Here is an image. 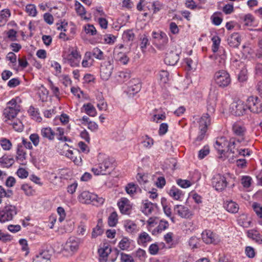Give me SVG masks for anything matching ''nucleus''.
Here are the masks:
<instances>
[{
    "instance_id": "1",
    "label": "nucleus",
    "mask_w": 262,
    "mask_h": 262,
    "mask_svg": "<svg viewBox=\"0 0 262 262\" xmlns=\"http://www.w3.org/2000/svg\"><path fill=\"white\" fill-rule=\"evenodd\" d=\"M98 164L91 170L96 176L110 174L115 168V160L105 154L98 156Z\"/></svg>"
},
{
    "instance_id": "2",
    "label": "nucleus",
    "mask_w": 262,
    "mask_h": 262,
    "mask_svg": "<svg viewBox=\"0 0 262 262\" xmlns=\"http://www.w3.org/2000/svg\"><path fill=\"white\" fill-rule=\"evenodd\" d=\"M100 262H106L107 260L108 255L112 253V256L114 255V257L111 258V261L114 262L118 255L119 254V250L115 248L113 250L112 249L111 246L107 243H104L98 250Z\"/></svg>"
},
{
    "instance_id": "3",
    "label": "nucleus",
    "mask_w": 262,
    "mask_h": 262,
    "mask_svg": "<svg viewBox=\"0 0 262 262\" xmlns=\"http://www.w3.org/2000/svg\"><path fill=\"white\" fill-rule=\"evenodd\" d=\"M19 100L18 97L13 98L7 103V107L3 111V115L8 120H11L16 117L20 110V106L17 101Z\"/></svg>"
},
{
    "instance_id": "4",
    "label": "nucleus",
    "mask_w": 262,
    "mask_h": 262,
    "mask_svg": "<svg viewBox=\"0 0 262 262\" xmlns=\"http://www.w3.org/2000/svg\"><path fill=\"white\" fill-rule=\"evenodd\" d=\"M79 201L83 204L92 203L94 205H102L104 201L102 198H99L96 194L84 191L79 196Z\"/></svg>"
},
{
    "instance_id": "5",
    "label": "nucleus",
    "mask_w": 262,
    "mask_h": 262,
    "mask_svg": "<svg viewBox=\"0 0 262 262\" xmlns=\"http://www.w3.org/2000/svg\"><path fill=\"white\" fill-rule=\"evenodd\" d=\"M214 80L215 83L221 88L227 87L231 82L229 73L224 70H219L215 73Z\"/></svg>"
},
{
    "instance_id": "6",
    "label": "nucleus",
    "mask_w": 262,
    "mask_h": 262,
    "mask_svg": "<svg viewBox=\"0 0 262 262\" xmlns=\"http://www.w3.org/2000/svg\"><path fill=\"white\" fill-rule=\"evenodd\" d=\"M80 240L76 237H70L63 246L62 253L67 255H72L79 248Z\"/></svg>"
},
{
    "instance_id": "7",
    "label": "nucleus",
    "mask_w": 262,
    "mask_h": 262,
    "mask_svg": "<svg viewBox=\"0 0 262 262\" xmlns=\"http://www.w3.org/2000/svg\"><path fill=\"white\" fill-rule=\"evenodd\" d=\"M17 212V209L15 206H6L0 209V222L3 223L12 220Z\"/></svg>"
},
{
    "instance_id": "8",
    "label": "nucleus",
    "mask_w": 262,
    "mask_h": 262,
    "mask_svg": "<svg viewBox=\"0 0 262 262\" xmlns=\"http://www.w3.org/2000/svg\"><path fill=\"white\" fill-rule=\"evenodd\" d=\"M199 133L195 140V142L201 141L205 137V134L207 130L208 126L211 124L210 119L209 118L208 114L205 116H202L200 118L199 121Z\"/></svg>"
},
{
    "instance_id": "9",
    "label": "nucleus",
    "mask_w": 262,
    "mask_h": 262,
    "mask_svg": "<svg viewBox=\"0 0 262 262\" xmlns=\"http://www.w3.org/2000/svg\"><path fill=\"white\" fill-rule=\"evenodd\" d=\"M227 184L226 177L220 173L214 174L211 179L212 187L218 191L224 190Z\"/></svg>"
},
{
    "instance_id": "10",
    "label": "nucleus",
    "mask_w": 262,
    "mask_h": 262,
    "mask_svg": "<svg viewBox=\"0 0 262 262\" xmlns=\"http://www.w3.org/2000/svg\"><path fill=\"white\" fill-rule=\"evenodd\" d=\"M247 107L253 113H259L262 111V103L257 97H249L247 100Z\"/></svg>"
},
{
    "instance_id": "11",
    "label": "nucleus",
    "mask_w": 262,
    "mask_h": 262,
    "mask_svg": "<svg viewBox=\"0 0 262 262\" xmlns=\"http://www.w3.org/2000/svg\"><path fill=\"white\" fill-rule=\"evenodd\" d=\"M247 110V104L241 100L233 102L230 106L231 113L236 116L243 115L246 113Z\"/></svg>"
},
{
    "instance_id": "12",
    "label": "nucleus",
    "mask_w": 262,
    "mask_h": 262,
    "mask_svg": "<svg viewBox=\"0 0 262 262\" xmlns=\"http://www.w3.org/2000/svg\"><path fill=\"white\" fill-rule=\"evenodd\" d=\"M114 69L113 61L108 60L103 63L100 68V76L104 80H107L111 77Z\"/></svg>"
},
{
    "instance_id": "13",
    "label": "nucleus",
    "mask_w": 262,
    "mask_h": 262,
    "mask_svg": "<svg viewBox=\"0 0 262 262\" xmlns=\"http://www.w3.org/2000/svg\"><path fill=\"white\" fill-rule=\"evenodd\" d=\"M152 36L157 45V47L160 49H163L168 42L167 35L162 31L159 32L154 31L152 33Z\"/></svg>"
},
{
    "instance_id": "14",
    "label": "nucleus",
    "mask_w": 262,
    "mask_h": 262,
    "mask_svg": "<svg viewBox=\"0 0 262 262\" xmlns=\"http://www.w3.org/2000/svg\"><path fill=\"white\" fill-rule=\"evenodd\" d=\"M228 142L229 140L225 137L222 136L217 138L214 146L220 155V157L225 155L226 148L228 149Z\"/></svg>"
},
{
    "instance_id": "15",
    "label": "nucleus",
    "mask_w": 262,
    "mask_h": 262,
    "mask_svg": "<svg viewBox=\"0 0 262 262\" xmlns=\"http://www.w3.org/2000/svg\"><path fill=\"white\" fill-rule=\"evenodd\" d=\"M203 241L207 244H216L219 242L217 235L212 231L206 230L202 233Z\"/></svg>"
},
{
    "instance_id": "16",
    "label": "nucleus",
    "mask_w": 262,
    "mask_h": 262,
    "mask_svg": "<svg viewBox=\"0 0 262 262\" xmlns=\"http://www.w3.org/2000/svg\"><path fill=\"white\" fill-rule=\"evenodd\" d=\"M244 141L233 137L230 138L227 152H230L235 156L240 149L239 147L241 142Z\"/></svg>"
},
{
    "instance_id": "17",
    "label": "nucleus",
    "mask_w": 262,
    "mask_h": 262,
    "mask_svg": "<svg viewBox=\"0 0 262 262\" xmlns=\"http://www.w3.org/2000/svg\"><path fill=\"white\" fill-rule=\"evenodd\" d=\"M232 131L235 136L239 137V139L245 140L247 129L244 125L240 122H235L232 125Z\"/></svg>"
},
{
    "instance_id": "18",
    "label": "nucleus",
    "mask_w": 262,
    "mask_h": 262,
    "mask_svg": "<svg viewBox=\"0 0 262 262\" xmlns=\"http://www.w3.org/2000/svg\"><path fill=\"white\" fill-rule=\"evenodd\" d=\"M141 85L139 79H132L128 83L127 91L130 95H134L141 90Z\"/></svg>"
},
{
    "instance_id": "19",
    "label": "nucleus",
    "mask_w": 262,
    "mask_h": 262,
    "mask_svg": "<svg viewBox=\"0 0 262 262\" xmlns=\"http://www.w3.org/2000/svg\"><path fill=\"white\" fill-rule=\"evenodd\" d=\"M179 54L173 51L167 53L164 59L165 63L169 66H174L179 60Z\"/></svg>"
},
{
    "instance_id": "20",
    "label": "nucleus",
    "mask_w": 262,
    "mask_h": 262,
    "mask_svg": "<svg viewBox=\"0 0 262 262\" xmlns=\"http://www.w3.org/2000/svg\"><path fill=\"white\" fill-rule=\"evenodd\" d=\"M129 203V201L126 198H122L121 200L118 202L117 204L118 207L122 214H129L131 206Z\"/></svg>"
},
{
    "instance_id": "21",
    "label": "nucleus",
    "mask_w": 262,
    "mask_h": 262,
    "mask_svg": "<svg viewBox=\"0 0 262 262\" xmlns=\"http://www.w3.org/2000/svg\"><path fill=\"white\" fill-rule=\"evenodd\" d=\"M174 211L176 213L183 218H188L191 215L188 208L181 205H177L174 207Z\"/></svg>"
},
{
    "instance_id": "22",
    "label": "nucleus",
    "mask_w": 262,
    "mask_h": 262,
    "mask_svg": "<svg viewBox=\"0 0 262 262\" xmlns=\"http://www.w3.org/2000/svg\"><path fill=\"white\" fill-rule=\"evenodd\" d=\"M228 45L233 48H237L241 43V38L237 33L232 34L227 39Z\"/></svg>"
},
{
    "instance_id": "23",
    "label": "nucleus",
    "mask_w": 262,
    "mask_h": 262,
    "mask_svg": "<svg viewBox=\"0 0 262 262\" xmlns=\"http://www.w3.org/2000/svg\"><path fill=\"white\" fill-rule=\"evenodd\" d=\"M247 236L258 244H262V235L256 230L251 229L248 230L247 231Z\"/></svg>"
},
{
    "instance_id": "24",
    "label": "nucleus",
    "mask_w": 262,
    "mask_h": 262,
    "mask_svg": "<svg viewBox=\"0 0 262 262\" xmlns=\"http://www.w3.org/2000/svg\"><path fill=\"white\" fill-rule=\"evenodd\" d=\"M16 154L17 160L19 162L20 164L25 165L26 164L24 163V161L26 159V153L24 150L23 145L20 144L17 145Z\"/></svg>"
},
{
    "instance_id": "25",
    "label": "nucleus",
    "mask_w": 262,
    "mask_h": 262,
    "mask_svg": "<svg viewBox=\"0 0 262 262\" xmlns=\"http://www.w3.org/2000/svg\"><path fill=\"white\" fill-rule=\"evenodd\" d=\"M152 238L149 234L145 232H143L141 233L138 237L137 242L138 244L142 245L144 247L146 246L147 243L151 242Z\"/></svg>"
},
{
    "instance_id": "26",
    "label": "nucleus",
    "mask_w": 262,
    "mask_h": 262,
    "mask_svg": "<svg viewBox=\"0 0 262 262\" xmlns=\"http://www.w3.org/2000/svg\"><path fill=\"white\" fill-rule=\"evenodd\" d=\"M41 135L43 138H47L50 141H52L54 139L55 133L51 128L45 127L41 129Z\"/></svg>"
},
{
    "instance_id": "27",
    "label": "nucleus",
    "mask_w": 262,
    "mask_h": 262,
    "mask_svg": "<svg viewBox=\"0 0 262 262\" xmlns=\"http://www.w3.org/2000/svg\"><path fill=\"white\" fill-rule=\"evenodd\" d=\"M114 59L123 64H126L128 61L129 58L126 53L123 52H114L113 54Z\"/></svg>"
},
{
    "instance_id": "28",
    "label": "nucleus",
    "mask_w": 262,
    "mask_h": 262,
    "mask_svg": "<svg viewBox=\"0 0 262 262\" xmlns=\"http://www.w3.org/2000/svg\"><path fill=\"white\" fill-rule=\"evenodd\" d=\"M224 207L227 211L232 213H236L239 209L238 204L232 201H227Z\"/></svg>"
},
{
    "instance_id": "29",
    "label": "nucleus",
    "mask_w": 262,
    "mask_h": 262,
    "mask_svg": "<svg viewBox=\"0 0 262 262\" xmlns=\"http://www.w3.org/2000/svg\"><path fill=\"white\" fill-rule=\"evenodd\" d=\"M14 163V159L11 155H5L0 158V163L3 165L4 167H10Z\"/></svg>"
},
{
    "instance_id": "30",
    "label": "nucleus",
    "mask_w": 262,
    "mask_h": 262,
    "mask_svg": "<svg viewBox=\"0 0 262 262\" xmlns=\"http://www.w3.org/2000/svg\"><path fill=\"white\" fill-rule=\"evenodd\" d=\"M103 233V229L102 228V220L101 219H99L97 226L93 229L92 237L96 238L97 236L101 235Z\"/></svg>"
},
{
    "instance_id": "31",
    "label": "nucleus",
    "mask_w": 262,
    "mask_h": 262,
    "mask_svg": "<svg viewBox=\"0 0 262 262\" xmlns=\"http://www.w3.org/2000/svg\"><path fill=\"white\" fill-rule=\"evenodd\" d=\"M55 136H56L57 139L58 140H59L60 141H62V142H72V140L71 139L64 136V128L60 127H57L56 129V132H55Z\"/></svg>"
},
{
    "instance_id": "32",
    "label": "nucleus",
    "mask_w": 262,
    "mask_h": 262,
    "mask_svg": "<svg viewBox=\"0 0 262 262\" xmlns=\"http://www.w3.org/2000/svg\"><path fill=\"white\" fill-rule=\"evenodd\" d=\"M226 59V55L225 54V51L223 50V53L215 56V63L219 68H224L225 66Z\"/></svg>"
},
{
    "instance_id": "33",
    "label": "nucleus",
    "mask_w": 262,
    "mask_h": 262,
    "mask_svg": "<svg viewBox=\"0 0 262 262\" xmlns=\"http://www.w3.org/2000/svg\"><path fill=\"white\" fill-rule=\"evenodd\" d=\"M124 226L126 231L128 233H135L137 231V226L132 221L126 220L124 223Z\"/></svg>"
},
{
    "instance_id": "34",
    "label": "nucleus",
    "mask_w": 262,
    "mask_h": 262,
    "mask_svg": "<svg viewBox=\"0 0 262 262\" xmlns=\"http://www.w3.org/2000/svg\"><path fill=\"white\" fill-rule=\"evenodd\" d=\"M50 255L48 254L47 251H42L36 255L33 260V262H48L50 260Z\"/></svg>"
},
{
    "instance_id": "35",
    "label": "nucleus",
    "mask_w": 262,
    "mask_h": 262,
    "mask_svg": "<svg viewBox=\"0 0 262 262\" xmlns=\"http://www.w3.org/2000/svg\"><path fill=\"white\" fill-rule=\"evenodd\" d=\"M238 224L244 228H248L250 227L251 221L249 220L247 215L243 214L241 215L238 220Z\"/></svg>"
},
{
    "instance_id": "36",
    "label": "nucleus",
    "mask_w": 262,
    "mask_h": 262,
    "mask_svg": "<svg viewBox=\"0 0 262 262\" xmlns=\"http://www.w3.org/2000/svg\"><path fill=\"white\" fill-rule=\"evenodd\" d=\"M169 194L174 200H179L183 195L182 191L175 186H172L169 190Z\"/></svg>"
},
{
    "instance_id": "37",
    "label": "nucleus",
    "mask_w": 262,
    "mask_h": 262,
    "mask_svg": "<svg viewBox=\"0 0 262 262\" xmlns=\"http://www.w3.org/2000/svg\"><path fill=\"white\" fill-rule=\"evenodd\" d=\"M84 108L85 112L89 116L95 117L97 115V112L95 107L90 103L84 104L83 106Z\"/></svg>"
},
{
    "instance_id": "38",
    "label": "nucleus",
    "mask_w": 262,
    "mask_h": 262,
    "mask_svg": "<svg viewBox=\"0 0 262 262\" xmlns=\"http://www.w3.org/2000/svg\"><path fill=\"white\" fill-rule=\"evenodd\" d=\"M28 112L36 121L38 122H41L42 119L39 116V113L38 108L31 106L29 109Z\"/></svg>"
},
{
    "instance_id": "39",
    "label": "nucleus",
    "mask_w": 262,
    "mask_h": 262,
    "mask_svg": "<svg viewBox=\"0 0 262 262\" xmlns=\"http://www.w3.org/2000/svg\"><path fill=\"white\" fill-rule=\"evenodd\" d=\"M169 227L168 222L164 220H161L159 223L158 226L154 229V232L156 230L158 233H161L162 231L167 229Z\"/></svg>"
},
{
    "instance_id": "40",
    "label": "nucleus",
    "mask_w": 262,
    "mask_h": 262,
    "mask_svg": "<svg viewBox=\"0 0 262 262\" xmlns=\"http://www.w3.org/2000/svg\"><path fill=\"white\" fill-rule=\"evenodd\" d=\"M159 76L161 83L165 84L169 81V73L167 71H160L159 73Z\"/></svg>"
},
{
    "instance_id": "41",
    "label": "nucleus",
    "mask_w": 262,
    "mask_h": 262,
    "mask_svg": "<svg viewBox=\"0 0 262 262\" xmlns=\"http://www.w3.org/2000/svg\"><path fill=\"white\" fill-rule=\"evenodd\" d=\"M212 41V51L216 53L218 50L221 43V38L218 36H214L211 39Z\"/></svg>"
},
{
    "instance_id": "42",
    "label": "nucleus",
    "mask_w": 262,
    "mask_h": 262,
    "mask_svg": "<svg viewBox=\"0 0 262 262\" xmlns=\"http://www.w3.org/2000/svg\"><path fill=\"white\" fill-rule=\"evenodd\" d=\"M63 61L64 63H67L70 65L72 67H77L79 66L80 61L75 58H71V57H63Z\"/></svg>"
},
{
    "instance_id": "43",
    "label": "nucleus",
    "mask_w": 262,
    "mask_h": 262,
    "mask_svg": "<svg viewBox=\"0 0 262 262\" xmlns=\"http://www.w3.org/2000/svg\"><path fill=\"white\" fill-rule=\"evenodd\" d=\"M130 241L126 238L123 237L119 243V248L122 250H127L130 247Z\"/></svg>"
},
{
    "instance_id": "44",
    "label": "nucleus",
    "mask_w": 262,
    "mask_h": 262,
    "mask_svg": "<svg viewBox=\"0 0 262 262\" xmlns=\"http://www.w3.org/2000/svg\"><path fill=\"white\" fill-rule=\"evenodd\" d=\"M118 222V215L116 212H112L108 217V224L111 227H114Z\"/></svg>"
},
{
    "instance_id": "45",
    "label": "nucleus",
    "mask_w": 262,
    "mask_h": 262,
    "mask_svg": "<svg viewBox=\"0 0 262 262\" xmlns=\"http://www.w3.org/2000/svg\"><path fill=\"white\" fill-rule=\"evenodd\" d=\"M139 188L137 185H136L133 183H128L125 187L126 192L130 194L133 195L137 191V189Z\"/></svg>"
},
{
    "instance_id": "46",
    "label": "nucleus",
    "mask_w": 262,
    "mask_h": 262,
    "mask_svg": "<svg viewBox=\"0 0 262 262\" xmlns=\"http://www.w3.org/2000/svg\"><path fill=\"white\" fill-rule=\"evenodd\" d=\"M92 54L97 59L101 60L104 59L103 52L97 47L93 49Z\"/></svg>"
},
{
    "instance_id": "47",
    "label": "nucleus",
    "mask_w": 262,
    "mask_h": 262,
    "mask_svg": "<svg viewBox=\"0 0 262 262\" xmlns=\"http://www.w3.org/2000/svg\"><path fill=\"white\" fill-rule=\"evenodd\" d=\"M75 6V10L77 14L83 17L86 13V11L84 7L78 1H76Z\"/></svg>"
},
{
    "instance_id": "48",
    "label": "nucleus",
    "mask_w": 262,
    "mask_h": 262,
    "mask_svg": "<svg viewBox=\"0 0 262 262\" xmlns=\"http://www.w3.org/2000/svg\"><path fill=\"white\" fill-rule=\"evenodd\" d=\"M252 206L257 216L259 218L262 219V205L259 203L254 202Z\"/></svg>"
},
{
    "instance_id": "49",
    "label": "nucleus",
    "mask_w": 262,
    "mask_h": 262,
    "mask_svg": "<svg viewBox=\"0 0 262 262\" xmlns=\"http://www.w3.org/2000/svg\"><path fill=\"white\" fill-rule=\"evenodd\" d=\"M153 210V204L146 201L143 205V212L145 214H150Z\"/></svg>"
},
{
    "instance_id": "50",
    "label": "nucleus",
    "mask_w": 262,
    "mask_h": 262,
    "mask_svg": "<svg viewBox=\"0 0 262 262\" xmlns=\"http://www.w3.org/2000/svg\"><path fill=\"white\" fill-rule=\"evenodd\" d=\"M140 48L142 51L144 52L145 50L146 49L147 45L149 44V40L147 36L144 34L140 37Z\"/></svg>"
},
{
    "instance_id": "51",
    "label": "nucleus",
    "mask_w": 262,
    "mask_h": 262,
    "mask_svg": "<svg viewBox=\"0 0 262 262\" xmlns=\"http://www.w3.org/2000/svg\"><path fill=\"white\" fill-rule=\"evenodd\" d=\"M26 11L30 16L34 17L37 14L36 7L33 4L27 5L26 7Z\"/></svg>"
},
{
    "instance_id": "52",
    "label": "nucleus",
    "mask_w": 262,
    "mask_h": 262,
    "mask_svg": "<svg viewBox=\"0 0 262 262\" xmlns=\"http://www.w3.org/2000/svg\"><path fill=\"white\" fill-rule=\"evenodd\" d=\"M10 13L9 10H7L6 11H2L0 14V27L5 24L7 21V17L10 16Z\"/></svg>"
},
{
    "instance_id": "53",
    "label": "nucleus",
    "mask_w": 262,
    "mask_h": 262,
    "mask_svg": "<svg viewBox=\"0 0 262 262\" xmlns=\"http://www.w3.org/2000/svg\"><path fill=\"white\" fill-rule=\"evenodd\" d=\"M84 28L87 34L94 35L97 33V30L93 25L88 24L84 26Z\"/></svg>"
},
{
    "instance_id": "54",
    "label": "nucleus",
    "mask_w": 262,
    "mask_h": 262,
    "mask_svg": "<svg viewBox=\"0 0 262 262\" xmlns=\"http://www.w3.org/2000/svg\"><path fill=\"white\" fill-rule=\"evenodd\" d=\"M209 147L208 146H204V147L199 150L198 158L199 159H204L206 156L209 154Z\"/></svg>"
},
{
    "instance_id": "55",
    "label": "nucleus",
    "mask_w": 262,
    "mask_h": 262,
    "mask_svg": "<svg viewBox=\"0 0 262 262\" xmlns=\"http://www.w3.org/2000/svg\"><path fill=\"white\" fill-rule=\"evenodd\" d=\"M21 189H22L27 195H32L34 193V190L32 187L27 184H24L21 186Z\"/></svg>"
},
{
    "instance_id": "56",
    "label": "nucleus",
    "mask_w": 262,
    "mask_h": 262,
    "mask_svg": "<svg viewBox=\"0 0 262 262\" xmlns=\"http://www.w3.org/2000/svg\"><path fill=\"white\" fill-rule=\"evenodd\" d=\"M166 199L163 198L161 199V204L165 214L168 217H170L171 215V209L166 205Z\"/></svg>"
},
{
    "instance_id": "57",
    "label": "nucleus",
    "mask_w": 262,
    "mask_h": 262,
    "mask_svg": "<svg viewBox=\"0 0 262 262\" xmlns=\"http://www.w3.org/2000/svg\"><path fill=\"white\" fill-rule=\"evenodd\" d=\"M252 179L248 176H243L241 179V183L245 188H249L251 186Z\"/></svg>"
},
{
    "instance_id": "58",
    "label": "nucleus",
    "mask_w": 262,
    "mask_h": 262,
    "mask_svg": "<svg viewBox=\"0 0 262 262\" xmlns=\"http://www.w3.org/2000/svg\"><path fill=\"white\" fill-rule=\"evenodd\" d=\"M67 57L73 58L79 61H80L81 58V56L78 51L77 48L75 49H72L70 54H68Z\"/></svg>"
},
{
    "instance_id": "59",
    "label": "nucleus",
    "mask_w": 262,
    "mask_h": 262,
    "mask_svg": "<svg viewBox=\"0 0 262 262\" xmlns=\"http://www.w3.org/2000/svg\"><path fill=\"white\" fill-rule=\"evenodd\" d=\"M121 262H135V260L132 255L124 253H120Z\"/></svg>"
},
{
    "instance_id": "60",
    "label": "nucleus",
    "mask_w": 262,
    "mask_h": 262,
    "mask_svg": "<svg viewBox=\"0 0 262 262\" xmlns=\"http://www.w3.org/2000/svg\"><path fill=\"white\" fill-rule=\"evenodd\" d=\"M91 58V53L87 52L85 54L84 58L82 61V66L83 68H88L91 66V64L89 62V60Z\"/></svg>"
},
{
    "instance_id": "61",
    "label": "nucleus",
    "mask_w": 262,
    "mask_h": 262,
    "mask_svg": "<svg viewBox=\"0 0 262 262\" xmlns=\"http://www.w3.org/2000/svg\"><path fill=\"white\" fill-rule=\"evenodd\" d=\"M137 179L141 185H144L149 182L147 179V177L145 174L138 173L137 176Z\"/></svg>"
},
{
    "instance_id": "62",
    "label": "nucleus",
    "mask_w": 262,
    "mask_h": 262,
    "mask_svg": "<svg viewBox=\"0 0 262 262\" xmlns=\"http://www.w3.org/2000/svg\"><path fill=\"white\" fill-rule=\"evenodd\" d=\"M245 252L246 256L250 258H252L255 256V250L251 246H247Z\"/></svg>"
},
{
    "instance_id": "63",
    "label": "nucleus",
    "mask_w": 262,
    "mask_h": 262,
    "mask_svg": "<svg viewBox=\"0 0 262 262\" xmlns=\"http://www.w3.org/2000/svg\"><path fill=\"white\" fill-rule=\"evenodd\" d=\"M131 72L129 70H125L119 72L118 76L123 80L126 81L130 77Z\"/></svg>"
},
{
    "instance_id": "64",
    "label": "nucleus",
    "mask_w": 262,
    "mask_h": 262,
    "mask_svg": "<svg viewBox=\"0 0 262 262\" xmlns=\"http://www.w3.org/2000/svg\"><path fill=\"white\" fill-rule=\"evenodd\" d=\"M1 145L4 150H10L12 144L10 140L7 139H3L1 140Z\"/></svg>"
}]
</instances>
